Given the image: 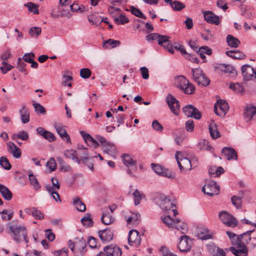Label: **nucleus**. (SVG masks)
I'll return each mask as SVG.
<instances>
[{"label": "nucleus", "mask_w": 256, "mask_h": 256, "mask_svg": "<svg viewBox=\"0 0 256 256\" xmlns=\"http://www.w3.org/2000/svg\"><path fill=\"white\" fill-rule=\"evenodd\" d=\"M8 228L10 231V234L14 241L20 242L24 240L26 243L28 242L27 230L24 226L12 222L8 224Z\"/></svg>", "instance_id": "obj_1"}, {"label": "nucleus", "mask_w": 256, "mask_h": 256, "mask_svg": "<svg viewBox=\"0 0 256 256\" xmlns=\"http://www.w3.org/2000/svg\"><path fill=\"white\" fill-rule=\"evenodd\" d=\"M162 222L170 228H174L180 234H186L188 231L187 224L179 219L175 220L168 215L162 218Z\"/></svg>", "instance_id": "obj_2"}, {"label": "nucleus", "mask_w": 256, "mask_h": 256, "mask_svg": "<svg viewBox=\"0 0 256 256\" xmlns=\"http://www.w3.org/2000/svg\"><path fill=\"white\" fill-rule=\"evenodd\" d=\"M254 230H248L240 235L227 231L226 234L229 237L232 244H246L251 240V234Z\"/></svg>", "instance_id": "obj_3"}, {"label": "nucleus", "mask_w": 256, "mask_h": 256, "mask_svg": "<svg viewBox=\"0 0 256 256\" xmlns=\"http://www.w3.org/2000/svg\"><path fill=\"white\" fill-rule=\"evenodd\" d=\"M174 84L186 94H190L194 92L195 88L194 85L190 83L188 80L183 76L176 77Z\"/></svg>", "instance_id": "obj_4"}, {"label": "nucleus", "mask_w": 256, "mask_h": 256, "mask_svg": "<svg viewBox=\"0 0 256 256\" xmlns=\"http://www.w3.org/2000/svg\"><path fill=\"white\" fill-rule=\"evenodd\" d=\"M175 157L181 172H186L192 169L191 161L186 158L184 157L180 152H176Z\"/></svg>", "instance_id": "obj_5"}, {"label": "nucleus", "mask_w": 256, "mask_h": 256, "mask_svg": "<svg viewBox=\"0 0 256 256\" xmlns=\"http://www.w3.org/2000/svg\"><path fill=\"white\" fill-rule=\"evenodd\" d=\"M202 190L204 194L212 196L219 194L220 188L215 181L210 180L204 184Z\"/></svg>", "instance_id": "obj_6"}, {"label": "nucleus", "mask_w": 256, "mask_h": 256, "mask_svg": "<svg viewBox=\"0 0 256 256\" xmlns=\"http://www.w3.org/2000/svg\"><path fill=\"white\" fill-rule=\"evenodd\" d=\"M219 218L225 225L230 227H234L237 225L236 219L230 213L222 211L219 213Z\"/></svg>", "instance_id": "obj_7"}, {"label": "nucleus", "mask_w": 256, "mask_h": 256, "mask_svg": "<svg viewBox=\"0 0 256 256\" xmlns=\"http://www.w3.org/2000/svg\"><path fill=\"white\" fill-rule=\"evenodd\" d=\"M229 109L228 104L222 100L217 101L214 106V112L218 116L224 117L226 116Z\"/></svg>", "instance_id": "obj_8"}, {"label": "nucleus", "mask_w": 256, "mask_h": 256, "mask_svg": "<svg viewBox=\"0 0 256 256\" xmlns=\"http://www.w3.org/2000/svg\"><path fill=\"white\" fill-rule=\"evenodd\" d=\"M128 242L130 246L134 248H137L140 246L141 238L138 230H132L129 232Z\"/></svg>", "instance_id": "obj_9"}, {"label": "nucleus", "mask_w": 256, "mask_h": 256, "mask_svg": "<svg viewBox=\"0 0 256 256\" xmlns=\"http://www.w3.org/2000/svg\"><path fill=\"white\" fill-rule=\"evenodd\" d=\"M192 242L190 238L183 235L180 238V241L178 244V248L182 252H187L190 250Z\"/></svg>", "instance_id": "obj_10"}, {"label": "nucleus", "mask_w": 256, "mask_h": 256, "mask_svg": "<svg viewBox=\"0 0 256 256\" xmlns=\"http://www.w3.org/2000/svg\"><path fill=\"white\" fill-rule=\"evenodd\" d=\"M157 40L159 45L164 47L170 54H174V48L170 42L169 36L158 34V38Z\"/></svg>", "instance_id": "obj_11"}, {"label": "nucleus", "mask_w": 256, "mask_h": 256, "mask_svg": "<svg viewBox=\"0 0 256 256\" xmlns=\"http://www.w3.org/2000/svg\"><path fill=\"white\" fill-rule=\"evenodd\" d=\"M166 102L171 112L176 115L178 114L180 110L178 101L172 96L169 94L166 98Z\"/></svg>", "instance_id": "obj_12"}, {"label": "nucleus", "mask_w": 256, "mask_h": 256, "mask_svg": "<svg viewBox=\"0 0 256 256\" xmlns=\"http://www.w3.org/2000/svg\"><path fill=\"white\" fill-rule=\"evenodd\" d=\"M236 248L231 246L230 250L236 256H247L248 252V248L246 244H232Z\"/></svg>", "instance_id": "obj_13"}, {"label": "nucleus", "mask_w": 256, "mask_h": 256, "mask_svg": "<svg viewBox=\"0 0 256 256\" xmlns=\"http://www.w3.org/2000/svg\"><path fill=\"white\" fill-rule=\"evenodd\" d=\"M242 74L244 80H249L256 78V72L251 66L246 64L242 67Z\"/></svg>", "instance_id": "obj_14"}, {"label": "nucleus", "mask_w": 256, "mask_h": 256, "mask_svg": "<svg viewBox=\"0 0 256 256\" xmlns=\"http://www.w3.org/2000/svg\"><path fill=\"white\" fill-rule=\"evenodd\" d=\"M54 126L57 133L62 140L66 143L70 144L71 140L70 136L65 130L64 126L60 123H54Z\"/></svg>", "instance_id": "obj_15"}, {"label": "nucleus", "mask_w": 256, "mask_h": 256, "mask_svg": "<svg viewBox=\"0 0 256 256\" xmlns=\"http://www.w3.org/2000/svg\"><path fill=\"white\" fill-rule=\"evenodd\" d=\"M183 112L188 117H192L196 120L201 118V114L198 110L192 105H188L183 108Z\"/></svg>", "instance_id": "obj_16"}, {"label": "nucleus", "mask_w": 256, "mask_h": 256, "mask_svg": "<svg viewBox=\"0 0 256 256\" xmlns=\"http://www.w3.org/2000/svg\"><path fill=\"white\" fill-rule=\"evenodd\" d=\"M158 204L160 207L165 211L169 212L171 208H175L170 199L164 195L160 196L158 198Z\"/></svg>", "instance_id": "obj_17"}, {"label": "nucleus", "mask_w": 256, "mask_h": 256, "mask_svg": "<svg viewBox=\"0 0 256 256\" xmlns=\"http://www.w3.org/2000/svg\"><path fill=\"white\" fill-rule=\"evenodd\" d=\"M122 158L124 164L128 168H131L128 170V173L129 174H132L131 170H136V161L134 160L128 154H124Z\"/></svg>", "instance_id": "obj_18"}, {"label": "nucleus", "mask_w": 256, "mask_h": 256, "mask_svg": "<svg viewBox=\"0 0 256 256\" xmlns=\"http://www.w3.org/2000/svg\"><path fill=\"white\" fill-rule=\"evenodd\" d=\"M8 152L12 154L16 158H20L21 157L22 152L20 149L14 142H9L7 143Z\"/></svg>", "instance_id": "obj_19"}, {"label": "nucleus", "mask_w": 256, "mask_h": 256, "mask_svg": "<svg viewBox=\"0 0 256 256\" xmlns=\"http://www.w3.org/2000/svg\"><path fill=\"white\" fill-rule=\"evenodd\" d=\"M204 16V20L210 24L218 26L220 23L219 17L210 11L205 12Z\"/></svg>", "instance_id": "obj_20"}, {"label": "nucleus", "mask_w": 256, "mask_h": 256, "mask_svg": "<svg viewBox=\"0 0 256 256\" xmlns=\"http://www.w3.org/2000/svg\"><path fill=\"white\" fill-rule=\"evenodd\" d=\"M104 251L109 256H121L122 254L120 248L117 246H106L104 248Z\"/></svg>", "instance_id": "obj_21"}, {"label": "nucleus", "mask_w": 256, "mask_h": 256, "mask_svg": "<svg viewBox=\"0 0 256 256\" xmlns=\"http://www.w3.org/2000/svg\"><path fill=\"white\" fill-rule=\"evenodd\" d=\"M98 234L100 238L103 242H108L110 241L114 236L112 230L108 228L98 230Z\"/></svg>", "instance_id": "obj_22"}, {"label": "nucleus", "mask_w": 256, "mask_h": 256, "mask_svg": "<svg viewBox=\"0 0 256 256\" xmlns=\"http://www.w3.org/2000/svg\"><path fill=\"white\" fill-rule=\"evenodd\" d=\"M121 0H114L111 2L112 5L108 8V12L114 18L119 15L120 8L116 6L121 4Z\"/></svg>", "instance_id": "obj_23"}, {"label": "nucleus", "mask_w": 256, "mask_h": 256, "mask_svg": "<svg viewBox=\"0 0 256 256\" xmlns=\"http://www.w3.org/2000/svg\"><path fill=\"white\" fill-rule=\"evenodd\" d=\"M222 154L228 160H236L237 154L236 150L231 148L226 147L222 148Z\"/></svg>", "instance_id": "obj_24"}, {"label": "nucleus", "mask_w": 256, "mask_h": 256, "mask_svg": "<svg viewBox=\"0 0 256 256\" xmlns=\"http://www.w3.org/2000/svg\"><path fill=\"white\" fill-rule=\"evenodd\" d=\"M208 248L209 252L214 256H226V254L222 248L214 244L208 245Z\"/></svg>", "instance_id": "obj_25"}, {"label": "nucleus", "mask_w": 256, "mask_h": 256, "mask_svg": "<svg viewBox=\"0 0 256 256\" xmlns=\"http://www.w3.org/2000/svg\"><path fill=\"white\" fill-rule=\"evenodd\" d=\"M80 134L82 135L84 140L88 145L92 146L94 148L99 146V144L97 141L92 138L90 134H86L84 132H80Z\"/></svg>", "instance_id": "obj_26"}, {"label": "nucleus", "mask_w": 256, "mask_h": 256, "mask_svg": "<svg viewBox=\"0 0 256 256\" xmlns=\"http://www.w3.org/2000/svg\"><path fill=\"white\" fill-rule=\"evenodd\" d=\"M228 46L231 48H237L240 44V40L232 34H228L226 38Z\"/></svg>", "instance_id": "obj_27"}, {"label": "nucleus", "mask_w": 256, "mask_h": 256, "mask_svg": "<svg viewBox=\"0 0 256 256\" xmlns=\"http://www.w3.org/2000/svg\"><path fill=\"white\" fill-rule=\"evenodd\" d=\"M226 54L227 56L233 59L242 60L246 57V54L240 50H227Z\"/></svg>", "instance_id": "obj_28"}, {"label": "nucleus", "mask_w": 256, "mask_h": 256, "mask_svg": "<svg viewBox=\"0 0 256 256\" xmlns=\"http://www.w3.org/2000/svg\"><path fill=\"white\" fill-rule=\"evenodd\" d=\"M64 156L68 158L72 159L74 162L80 164V160L77 156V152L76 150L71 149L67 150L64 152Z\"/></svg>", "instance_id": "obj_29"}, {"label": "nucleus", "mask_w": 256, "mask_h": 256, "mask_svg": "<svg viewBox=\"0 0 256 256\" xmlns=\"http://www.w3.org/2000/svg\"><path fill=\"white\" fill-rule=\"evenodd\" d=\"M0 193L2 196L6 200H10L12 197V194L9 189L5 186L0 184Z\"/></svg>", "instance_id": "obj_30"}, {"label": "nucleus", "mask_w": 256, "mask_h": 256, "mask_svg": "<svg viewBox=\"0 0 256 256\" xmlns=\"http://www.w3.org/2000/svg\"><path fill=\"white\" fill-rule=\"evenodd\" d=\"M19 113L20 115V120L23 124H27L30 121V114L28 110L24 106L19 110Z\"/></svg>", "instance_id": "obj_31"}, {"label": "nucleus", "mask_w": 256, "mask_h": 256, "mask_svg": "<svg viewBox=\"0 0 256 256\" xmlns=\"http://www.w3.org/2000/svg\"><path fill=\"white\" fill-rule=\"evenodd\" d=\"M209 130L212 138L216 139L220 137V133L218 130L216 124L214 122H211L209 125Z\"/></svg>", "instance_id": "obj_32"}, {"label": "nucleus", "mask_w": 256, "mask_h": 256, "mask_svg": "<svg viewBox=\"0 0 256 256\" xmlns=\"http://www.w3.org/2000/svg\"><path fill=\"white\" fill-rule=\"evenodd\" d=\"M72 204L80 212H84L86 210V206L78 197H75L73 198Z\"/></svg>", "instance_id": "obj_33"}, {"label": "nucleus", "mask_w": 256, "mask_h": 256, "mask_svg": "<svg viewBox=\"0 0 256 256\" xmlns=\"http://www.w3.org/2000/svg\"><path fill=\"white\" fill-rule=\"evenodd\" d=\"M120 43L119 40L109 39L103 42L102 46L106 48H112L118 46Z\"/></svg>", "instance_id": "obj_34"}, {"label": "nucleus", "mask_w": 256, "mask_h": 256, "mask_svg": "<svg viewBox=\"0 0 256 256\" xmlns=\"http://www.w3.org/2000/svg\"><path fill=\"white\" fill-rule=\"evenodd\" d=\"M28 138V134L24 130L20 132L17 134H14L12 136V139L15 141H16L18 139H20L22 140H27Z\"/></svg>", "instance_id": "obj_35"}, {"label": "nucleus", "mask_w": 256, "mask_h": 256, "mask_svg": "<svg viewBox=\"0 0 256 256\" xmlns=\"http://www.w3.org/2000/svg\"><path fill=\"white\" fill-rule=\"evenodd\" d=\"M256 114V106H251L248 108L244 112V116L246 121L252 120L254 114Z\"/></svg>", "instance_id": "obj_36"}, {"label": "nucleus", "mask_w": 256, "mask_h": 256, "mask_svg": "<svg viewBox=\"0 0 256 256\" xmlns=\"http://www.w3.org/2000/svg\"><path fill=\"white\" fill-rule=\"evenodd\" d=\"M28 179L30 180V184L33 186L34 188L36 190H39L41 186L38 182L37 178H36V176L32 174H28Z\"/></svg>", "instance_id": "obj_37"}, {"label": "nucleus", "mask_w": 256, "mask_h": 256, "mask_svg": "<svg viewBox=\"0 0 256 256\" xmlns=\"http://www.w3.org/2000/svg\"><path fill=\"white\" fill-rule=\"evenodd\" d=\"M114 218L110 214L104 213L101 218L102 223L106 225H110L114 222Z\"/></svg>", "instance_id": "obj_38"}, {"label": "nucleus", "mask_w": 256, "mask_h": 256, "mask_svg": "<svg viewBox=\"0 0 256 256\" xmlns=\"http://www.w3.org/2000/svg\"><path fill=\"white\" fill-rule=\"evenodd\" d=\"M52 186L47 184L46 186V188L47 191L51 192L52 190H57L60 189V185L58 180L55 178H52L51 180Z\"/></svg>", "instance_id": "obj_39"}, {"label": "nucleus", "mask_w": 256, "mask_h": 256, "mask_svg": "<svg viewBox=\"0 0 256 256\" xmlns=\"http://www.w3.org/2000/svg\"><path fill=\"white\" fill-rule=\"evenodd\" d=\"M230 88L237 94H242L244 92V87L238 83L231 84Z\"/></svg>", "instance_id": "obj_40"}, {"label": "nucleus", "mask_w": 256, "mask_h": 256, "mask_svg": "<svg viewBox=\"0 0 256 256\" xmlns=\"http://www.w3.org/2000/svg\"><path fill=\"white\" fill-rule=\"evenodd\" d=\"M196 82L199 86H206L209 84L210 80L203 73L199 78H196Z\"/></svg>", "instance_id": "obj_41"}, {"label": "nucleus", "mask_w": 256, "mask_h": 256, "mask_svg": "<svg viewBox=\"0 0 256 256\" xmlns=\"http://www.w3.org/2000/svg\"><path fill=\"white\" fill-rule=\"evenodd\" d=\"M68 247L70 248L71 250L74 253H80V254H83L85 251V244L82 243L81 248H76V250H74V244L70 240L68 241Z\"/></svg>", "instance_id": "obj_42"}, {"label": "nucleus", "mask_w": 256, "mask_h": 256, "mask_svg": "<svg viewBox=\"0 0 256 256\" xmlns=\"http://www.w3.org/2000/svg\"><path fill=\"white\" fill-rule=\"evenodd\" d=\"M77 156H78L84 164H85L89 159V154L88 150H83L78 151Z\"/></svg>", "instance_id": "obj_43"}, {"label": "nucleus", "mask_w": 256, "mask_h": 256, "mask_svg": "<svg viewBox=\"0 0 256 256\" xmlns=\"http://www.w3.org/2000/svg\"><path fill=\"white\" fill-rule=\"evenodd\" d=\"M198 147L200 150H206L210 151L212 149V147L209 144L208 140H201L198 143Z\"/></svg>", "instance_id": "obj_44"}, {"label": "nucleus", "mask_w": 256, "mask_h": 256, "mask_svg": "<svg viewBox=\"0 0 256 256\" xmlns=\"http://www.w3.org/2000/svg\"><path fill=\"white\" fill-rule=\"evenodd\" d=\"M114 20L115 22L118 24H124L129 22L128 18L120 13L118 16H116Z\"/></svg>", "instance_id": "obj_45"}, {"label": "nucleus", "mask_w": 256, "mask_h": 256, "mask_svg": "<svg viewBox=\"0 0 256 256\" xmlns=\"http://www.w3.org/2000/svg\"><path fill=\"white\" fill-rule=\"evenodd\" d=\"M88 20L90 22L96 26H98L102 22L101 16L97 15L88 16Z\"/></svg>", "instance_id": "obj_46"}, {"label": "nucleus", "mask_w": 256, "mask_h": 256, "mask_svg": "<svg viewBox=\"0 0 256 256\" xmlns=\"http://www.w3.org/2000/svg\"><path fill=\"white\" fill-rule=\"evenodd\" d=\"M172 8L174 10H180L185 7V5L178 1L174 0L170 2Z\"/></svg>", "instance_id": "obj_47"}, {"label": "nucleus", "mask_w": 256, "mask_h": 256, "mask_svg": "<svg viewBox=\"0 0 256 256\" xmlns=\"http://www.w3.org/2000/svg\"><path fill=\"white\" fill-rule=\"evenodd\" d=\"M0 164L5 170H9L11 168V164L5 156L0 158Z\"/></svg>", "instance_id": "obj_48"}, {"label": "nucleus", "mask_w": 256, "mask_h": 256, "mask_svg": "<svg viewBox=\"0 0 256 256\" xmlns=\"http://www.w3.org/2000/svg\"><path fill=\"white\" fill-rule=\"evenodd\" d=\"M140 214L137 213L134 214L133 216L129 217L127 220L128 224H137L138 222L140 220Z\"/></svg>", "instance_id": "obj_49"}, {"label": "nucleus", "mask_w": 256, "mask_h": 256, "mask_svg": "<svg viewBox=\"0 0 256 256\" xmlns=\"http://www.w3.org/2000/svg\"><path fill=\"white\" fill-rule=\"evenodd\" d=\"M2 218L4 220H9L12 219L13 216L12 210H3L0 212Z\"/></svg>", "instance_id": "obj_50"}, {"label": "nucleus", "mask_w": 256, "mask_h": 256, "mask_svg": "<svg viewBox=\"0 0 256 256\" xmlns=\"http://www.w3.org/2000/svg\"><path fill=\"white\" fill-rule=\"evenodd\" d=\"M81 222L84 226L87 227L92 226L93 225L92 220L88 214L82 218L81 219Z\"/></svg>", "instance_id": "obj_51"}, {"label": "nucleus", "mask_w": 256, "mask_h": 256, "mask_svg": "<svg viewBox=\"0 0 256 256\" xmlns=\"http://www.w3.org/2000/svg\"><path fill=\"white\" fill-rule=\"evenodd\" d=\"M135 206L139 204L142 200V195L138 190L136 189L132 193Z\"/></svg>", "instance_id": "obj_52"}, {"label": "nucleus", "mask_w": 256, "mask_h": 256, "mask_svg": "<svg viewBox=\"0 0 256 256\" xmlns=\"http://www.w3.org/2000/svg\"><path fill=\"white\" fill-rule=\"evenodd\" d=\"M28 8L29 11L32 12H33L34 14H38V6L36 4H34L32 2H28L26 4H24Z\"/></svg>", "instance_id": "obj_53"}, {"label": "nucleus", "mask_w": 256, "mask_h": 256, "mask_svg": "<svg viewBox=\"0 0 256 256\" xmlns=\"http://www.w3.org/2000/svg\"><path fill=\"white\" fill-rule=\"evenodd\" d=\"M46 166L50 170L53 172L56 169V163L54 158H50L46 162Z\"/></svg>", "instance_id": "obj_54"}, {"label": "nucleus", "mask_w": 256, "mask_h": 256, "mask_svg": "<svg viewBox=\"0 0 256 256\" xmlns=\"http://www.w3.org/2000/svg\"><path fill=\"white\" fill-rule=\"evenodd\" d=\"M70 9L73 12H83L85 11V8L82 5H80L78 4L74 3L70 6Z\"/></svg>", "instance_id": "obj_55"}, {"label": "nucleus", "mask_w": 256, "mask_h": 256, "mask_svg": "<svg viewBox=\"0 0 256 256\" xmlns=\"http://www.w3.org/2000/svg\"><path fill=\"white\" fill-rule=\"evenodd\" d=\"M41 33V28L39 27H32L29 31L28 34L32 36L37 37Z\"/></svg>", "instance_id": "obj_56"}, {"label": "nucleus", "mask_w": 256, "mask_h": 256, "mask_svg": "<svg viewBox=\"0 0 256 256\" xmlns=\"http://www.w3.org/2000/svg\"><path fill=\"white\" fill-rule=\"evenodd\" d=\"M131 12L132 14L137 17L144 19L146 18V16L138 8L132 7L131 9Z\"/></svg>", "instance_id": "obj_57"}, {"label": "nucleus", "mask_w": 256, "mask_h": 256, "mask_svg": "<svg viewBox=\"0 0 256 256\" xmlns=\"http://www.w3.org/2000/svg\"><path fill=\"white\" fill-rule=\"evenodd\" d=\"M36 112L38 114H44L46 112L45 108L38 103H34L33 104Z\"/></svg>", "instance_id": "obj_58"}, {"label": "nucleus", "mask_w": 256, "mask_h": 256, "mask_svg": "<svg viewBox=\"0 0 256 256\" xmlns=\"http://www.w3.org/2000/svg\"><path fill=\"white\" fill-rule=\"evenodd\" d=\"M202 53L204 54L210 55L212 54V50L208 46H202L200 48L198 51V54L199 55H202Z\"/></svg>", "instance_id": "obj_59"}, {"label": "nucleus", "mask_w": 256, "mask_h": 256, "mask_svg": "<svg viewBox=\"0 0 256 256\" xmlns=\"http://www.w3.org/2000/svg\"><path fill=\"white\" fill-rule=\"evenodd\" d=\"M68 250L67 248H63L62 250H55L53 252L54 256H68Z\"/></svg>", "instance_id": "obj_60"}, {"label": "nucleus", "mask_w": 256, "mask_h": 256, "mask_svg": "<svg viewBox=\"0 0 256 256\" xmlns=\"http://www.w3.org/2000/svg\"><path fill=\"white\" fill-rule=\"evenodd\" d=\"M186 129L188 132H192L194 130V124L192 120H188L185 124Z\"/></svg>", "instance_id": "obj_61"}, {"label": "nucleus", "mask_w": 256, "mask_h": 256, "mask_svg": "<svg viewBox=\"0 0 256 256\" xmlns=\"http://www.w3.org/2000/svg\"><path fill=\"white\" fill-rule=\"evenodd\" d=\"M91 74V71L87 68H82L80 71V76L83 78H88Z\"/></svg>", "instance_id": "obj_62"}, {"label": "nucleus", "mask_w": 256, "mask_h": 256, "mask_svg": "<svg viewBox=\"0 0 256 256\" xmlns=\"http://www.w3.org/2000/svg\"><path fill=\"white\" fill-rule=\"evenodd\" d=\"M151 166L152 170L158 175H160L162 173L164 168L160 165L152 163Z\"/></svg>", "instance_id": "obj_63"}, {"label": "nucleus", "mask_w": 256, "mask_h": 256, "mask_svg": "<svg viewBox=\"0 0 256 256\" xmlns=\"http://www.w3.org/2000/svg\"><path fill=\"white\" fill-rule=\"evenodd\" d=\"M152 128L158 132H162L164 129L162 124L157 120H154L152 124Z\"/></svg>", "instance_id": "obj_64"}]
</instances>
